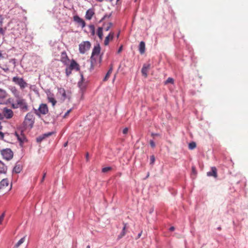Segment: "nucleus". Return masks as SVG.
I'll return each mask as SVG.
<instances>
[{
  "instance_id": "1",
  "label": "nucleus",
  "mask_w": 248,
  "mask_h": 248,
  "mask_svg": "<svg viewBox=\"0 0 248 248\" xmlns=\"http://www.w3.org/2000/svg\"><path fill=\"white\" fill-rule=\"evenodd\" d=\"M12 108L14 109L19 108L24 112L27 111L29 109L26 100L21 96L16 98V102L12 104Z\"/></svg>"
},
{
  "instance_id": "2",
  "label": "nucleus",
  "mask_w": 248,
  "mask_h": 248,
  "mask_svg": "<svg viewBox=\"0 0 248 248\" xmlns=\"http://www.w3.org/2000/svg\"><path fill=\"white\" fill-rule=\"evenodd\" d=\"M11 186H9V181L7 179H3L0 182V193L2 194L10 190Z\"/></svg>"
},
{
  "instance_id": "3",
  "label": "nucleus",
  "mask_w": 248,
  "mask_h": 248,
  "mask_svg": "<svg viewBox=\"0 0 248 248\" xmlns=\"http://www.w3.org/2000/svg\"><path fill=\"white\" fill-rule=\"evenodd\" d=\"M12 81L20 87V89L23 90L28 86V83L23 78L18 77H14L12 78Z\"/></svg>"
},
{
  "instance_id": "4",
  "label": "nucleus",
  "mask_w": 248,
  "mask_h": 248,
  "mask_svg": "<svg viewBox=\"0 0 248 248\" xmlns=\"http://www.w3.org/2000/svg\"><path fill=\"white\" fill-rule=\"evenodd\" d=\"M48 112L47 106L46 104H41L38 109H35V113L37 115L40 116L41 114L46 115Z\"/></svg>"
},
{
  "instance_id": "5",
  "label": "nucleus",
  "mask_w": 248,
  "mask_h": 248,
  "mask_svg": "<svg viewBox=\"0 0 248 248\" xmlns=\"http://www.w3.org/2000/svg\"><path fill=\"white\" fill-rule=\"evenodd\" d=\"M91 44L89 41H83L79 45V51L81 54H84L87 50H89Z\"/></svg>"
},
{
  "instance_id": "6",
  "label": "nucleus",
  "mask_w": 248,
  "mask_h": 248,
  "mask_svg": "<svg viewBox=\"0 0 248 248\" xmlns=\"http://www.w3.org/2000/svg\"><path fill=\"white\" fill-rule=\"evenodd\" d=\"M58 96L60 97L61 99L63 101L66 99H69L70 98V93L68 92L66 93L65 90L63 88H58V92L57 93Z\"/></svg>"
},
{
  "instance_id": "7",
  "label": "nucleus",
  "mask_w": 248,
  "mask_h": 248,
  "mask_svg": "<svg viewBox=\"0 0 248 248\" xmlns=\"http://www.w3.org/2000/svg\"><path fill=\"white\" fill-rule=\"evenodd\" d=\"M100 50L101 48L99 45H97L94 46L91 57V62L92 63H93V61H95L96 58L99 57V54L100 53Z\"/></svg>"
},
{
  "instance_id": "8",
  "label": "nucleus",
  "mask_w": 248,
  "mask_h": 248,
  "mask_svg": "<svg viewBox=\"0 0 248 248\" xmlns=\"http://www.w3.org/2000/svg\"><path fill=\"white\" fill-rule=\"evenodd\" d=\"M1 154L3 158L7 160H9L13 157V153L10 149H6L1 151Z\"/></svg>"
},
{
  "instance_id": "9",
  "label": "nucleus",
  "mask_w": 248,
  "mask_h": 248,
  "mask_svg": "<svg viewBox=\"0 0 248 248\" xmlns=\"http://www.w3.org/2000/svg\"><path fill=\"white\" fill-rule=\"evenodd\" d=\"M24 123L26 125L32 126L34 123V118L33 115L31 113L29 112L27 114L25 118Z\"/></svg>"
},
{
  "instance_id": "10",
  "label": "nucleus",
  "mask_w": 248,
  "mask_h": 248,
  "mask_svg": "<svg viewBox=\"0 0 248 248\" xmlns=\"http://www.w3.org/2000/svg\"><path fill=\"white\" fill-rule=\"evenodd\" d=\"M3 114L5 118L8 119L12 118L14 115V112L12 110L6 108H3Z\"/></svg>"
},
{
  "instance_id": "11",
  "label": "nucleus",
  "mask_w": 248,
  "mask_h": 248,
  "mask_svg": "<svg viewBox=\"0 0 248 248\" xmlns=\"http://www.w3.org/2000/svg\"><path fill=\"white\" fill-rule=\"evenodd\" d=\"M15 135L16 137L18 140L20 142V145L27 141L25 135L22 133V132H20L19 134L17 132H16Z\"/></svg>"
},
{
  "instance_id": "12",
  "label": "nucleus",
  "mask_w": 248,
  "mask_h": 248,
  "mask_svg": "<svg viewBox=\"0 0 248 248\" xmlns=\"http://www.w3.org/2000/svg\"><path fill=\"white\" fill-rule=\"evenodd\" d=\"M68 67L72 70H76L77 71H78L80 69L79 65L73 59L71 61L70 64Z\"/></svg>"
},
{
  "instance_id": "13",
  "label": "nucleus",
  "mask_w": 248,
  "mask_h": 248,
  "mask_svg": "<svg viewBox=\"0 0 248 248\" xmlns=\"http://www.w3.org/2000/svg\"><path fill=\"white\" fill-rule=\"evenodd\" d=\"M73 18L74 20L79 25H80L82 28H84L85 27L86 23L85 21L78 16H74Z\"/></svg>"
},
{
  "instance_id": "14",
  "label": "nucleus",
  "mask_w": 248,
  "mask_h": 248,
  "mask_svg": "<svg viewBox=\"0 0 248 248\" xmlns=\"http://www.w3.org/2000/svg\"><path fill=\"white\" fill-rule=\"evenodd\" d=\"M7 97L6 92L2 89H0V104H3L5 99Z\"/></svg>"
},
{
  "instance_id": "15",
  "label": "nucleus",
  "mask_w": 248,
  "mask_h": 248,
  "mask_svg": "<svg viewBox=\"0 0 248 248\" xmlns=\"http://www.w3.org/2000/svg\"><path fill=\"white\" fill-rule=\"evenodd\" d=\"M69 60L65 51L62 52L61 53V61L64 64H67Z\"/></svg>"
},
{
  "instance_id": "16",
  "label": "nucleus",
  "mask_w": 248,
  "mask_h": 248,
  "mask_svg": "<svg viewBox=\"0 0 248 248\" xmlns=\"http://www.w3.org/2000/svg\"><path fill=\"white\" fill-rule=\"evenodd\" d=\"M150 68V64H144L142 69L141 73L142 75L145 77L147 78L148 75V72Z\"/></svg>"
},
{
  "instance_id": "17",
  "label": "nucleus",
  "mask_w": 248,
  "mask_h": 248,
  "mask_svg": "<svg viewBox=\"0 0 248 248\" xmlns=\"http://www.w3.org/2000/svg\"><path fill=\"white\" fill-rule=\"evenodd\" d=\"M10 90L16 98L20 96V92L16 87H12L10 89Z\"/></svg>"
},
{
  "instance_id": "18",
  "label": "nucleus",
  "mask_w": 248,
  "mask_h": 248,
  "mask_svg": "<svg viewBox=\"0 0 248 248\" xmlns=\"http://www.w3.org/2000/svg\"><path fill=\"white\" fill-rule=\"evenodd\" d=\"M207 175L209 176H214L216 178L217 177V170L216 167H212L211 170L207 172Z\"/></svg>"
},
{
  "instance_id": "19",
  "label": "nucleus",
  "mask_w": 248,
  "mask_h": 248,
  "mask_svg": "<svg viewBox=\"0 0 248 248\" xmlns=\"http://www.w3.org/2000/svg\"><path fill=\"white\" fill-rule=\"evenodd\" d=\"M114 36V33L113 32H110L109 34L106 37L105 41H104V45L105 46H107L109 44V42L110 40H112Z\"/></svg>"
},
{
  "instance_id": "20",
  "label": "nucleus",
  "mask_w": 248,
  "mask_h": 248,
  "mask_svg": "<svg viewBox=\"0 0 248 248\" xmlns=\"http://www.w3.org/2000/svg\"><path fill=\"white\" fill-rule=\"evenodd\" d=\"M94 14V13L93 10L89 9L86 13L85 18L88 20H90L92 19Z\"/></svg>"
},
{
  "instance_id": "21",
  "label": "nucleus",
  "mask_w": 248,
  "mask_h": 248,
  "mask_svg": "<svg viewBox=\"0 0 248 248\" xmlns=\"http://www.w3.org/2000/svg\"><path fill=\"white\" fill-rule=\"evenodd\" d=\"M139 51L140 54H142L145 51V44L143 41L140 42L139 45Z\"/></svg>"
},
{
  "instance_id": "22",
  "label": "nucleus",
  "mask_w": 248,
  "mask_h": 248,
  "mask_svg": "<svg viewBox=\"0 0 248 248\" xmlns=\"http://www.w3.org/2000/svg\"><path fill=\"white\" fill-rule=\"evenodd\" d=\"M7 171V167L0 160V173H5Z\"/></svg>"
},
{
  "instance_id": "23",
  "label": "nucleus",
  "mask_w": 248,
  "mask_h": 248,
  "mask_svg": "<svg viewBox=\"0 0 248 248\" xmlns=\"http://www.w3.org/2000/svg\"><path fill=\"white\" fill-rule=\"evenodd\" d=\"M124 226L123 228L122 231L121 232V233L118 236V239H119L122 238L126 234L125 230H126V224L124 223Z\"/></svg>"
},
{
  "instance_id": "24",
  "label": "nucleus",
  "mask_w": 248,
  "mask_h": 248,
  "mask_svg": "<svg viewBox=\"0 0 248 248\" xmlns=\"http://www.w3.org/2000/svg\"><path fill=\"white\" fill-rule=\"evenodd\" d=\"M25 240V237H23V238H21L17 242V243L15 245L14 248H18L22 244H23Z\"/></svg>"
},
{
  "instance_id": "25",
  "label": "nucleus",
  "mask_w": 248,
  "mask_h": 248,
  "mask_svg": "<svg viewBox=\"0 0 248 248\" xmlns=\"http://www.w3.org/2000/svg\"><path fill=\"white\" fill-rule=\"evenodd\" d=\"M97 35L98 36L99 38L100 39H102L103 38V28L102 27H99L97 30Z\"/></svg>"
},
{
  "instance_id": "26",
  "label": "nucleus",
  "mask_w": 248,
  "mask_h": 248,
  "mask_svg": "<svg viewBox=\"0 0 248 248\" xmlns=\"http://www.w3.org/2000/svg\"><path fill=\"white\" fill-rule=\"evenodd\" d=\"M47 99L48 102L51 103L53 107L56 105L57 101L53 97L49 96L47 97Z\"/></svg>"
},
{
  "instance_id": "27",
  "label": "nucleus",
  "mask_w": 248,
  "mask_h": 248,
  "mask_svg": "<svg viewBox=\"0 0 248 248\" xmlns=\"http://www.w3.org/2000/svg\"><path fill=\"white\" fill-rule=\"evenodd\" d=\"M16 173H19L21 170V168L19 164H16L13 170Z\"/></svg>"
},
{
  "instance_id": "28",
  "label": "nucleus",
  "mask_w": 248,
  "mask_h": 248,
  "mask_svg": "<svg viewBox=\"0 0 248 248\" xmlns=\"http://www.w3.org/2000/svg\"><path fill=\"white\" fill-rule=\"evenodd\" d=\"M112 23L109 22L107 24H104L103 25V28L105 31H108L112 26Z\"/></svg>"
},
{
  "instance_id": "29",
  "label": "nucleus",
  "mask_w": 248,
  "mask_h": 248,
  "mask_svg": "<svg viewBox=\"0 0 248 248\" xmlns=\"http://www.w3.org/2000/svg\"><path fill=\"white\" fill-rule=\"evenodd\" d=\"M196 147V143L195 142H191L188 144V148L189 150H193Z\"/></svg>"
},
{
  "instance_id": "30",
  "label": "nucleus",
  "mask_w": 248,
  "mask_h": 248,
  "mask_svg": "<svg viewBox=\"0 0 248 248\" xmlns=\"http://www.w3.org/2000/svg\"><path fill=\"white\" fill-rule=\"evenodd\" d=\"M174 79L171 78H169L165 82V84H167L169 83L173 84Z\"/></svg>"
},
{
  "instance_id": "31",
  "label": "nucleus",
  "mask_w": 248,
  "mask_h": 248,
  "mask_svg": "<svg viewBox=\"0 0 248 248\" xmlns=\"http://www.w3.org/2000/svg\"><path fill=\"white\" fill-rule=\"evenodd\" d=\"M72 71V70L68 66L66 67L65 69V73L67 77H68L71 74Z\"/></svg>"
},
{
  "instance_id": "32",
  "label": "nucleus",
  "mask_w": 248,
  "mask_h": 248,
  "mask_svg": "<svg viewBox=\"0 0 248 248\" xmlns=\"http://www.w3.org/2000/svg\"><path fill=\"white\" fill-rule=\"evenodd\" d=\"M81 81L78 82V84L79 87L80 88L82 89V88H83L84 87V86H82V82H83V76L82 74L81 75Z\"/></svg>"
},
{
  "instance_id": "33",
  "label": "nucleus",
  "mask_w": 248,
  "mask_h": 248,
  "mask_svg": "<svg viewBox=\"0 0 248 248\" xmlns=\"http://www.w3.org/2000/svg\"><path fill=\"white\" fill-rule=\"evenodd\" d=\"M111 169V168L110 167H105L102 169V171L105 173L110 170Z\"/></svg>"
},
{
  "instance_id": "34",
  "label": "nucleus",
  "mask_w": 248,
  "mask_h": 248,
  "mask_svg": "<svg viewBox=\"0 0 248 248\" xmlns=\"http://www.w3.org/2000/svg\"><path fill=\"white\" fill-rule=\"evenodd\" d=\"M155 161V157L154 155L150 156V164L153 165Z\"/></svg>"
},
{
  "instance_id": "35",
  "label": "nucleus",
  "mask_w": 248,
  "mask_h": 248,
  "mask_svg": "<svg viewBox=\"0 0 248 248\" xmlns=\"http://www.w3.org/2000/svg\"><path fill=\"white\" fill-rule=\"evenodd\" d=\"M53 133V132H48L47 133H46V134H44L43 138L41 139V140L46 137H48L52 135Z\"/></svg>"
},
{
  "instance_id": "36",
  "label": "nucleus",
  "mask_w": 248,
  "mask_h": 248,
  "mask_svg": "<svg viewBox=\"0 0 248 248\" xmlns=\"http://www.w3.org/2000/svg\"><path fill=\"white\" fill-rule=\"evenodd\" d=\"M2 129V126L1 125V123L0 122V130ZM0 138L1 140H3L4 138V134L2 132L0 131Z\"/></svg>"
},
{
  "instance_id": "37",
  "label": "nucleus",
  "mask_w": 248,
  "mask_h": 248,
  "mask_svg": "<svg viewBox=\"0 0 248 248\" xmlns=\"http://www.w3.org/2000/svg\"><path fill=\"white\" fill-rule=\"evenodd\" d=\"M71 109H69L67 111V112L65 113L64 115L63 116L64 118H66L67 116L69 115V113L71 112Z\"/></svg>"
},
{
  "instance_id": "38",
  "label": "nucleus",
  "mask_w": 248,
  "mask_h": 248,
  "mask_svg": "<svg viewBox=\"0 0 248 248\" xmlns=\"http://www.w3.org/2000/svg\"><path fill=\"white\" fill-rule=\"evenodd\" d=\"M110 15H106L105 16H103V17L101 19V20H100V22L102 21L103 20H104V19H105L106 18H109L110 16Z\"/></svg>"
},
{
  "instance_id": "39",
  "label": "nucleus",
  "mask_w": 248,
  "mask_h": 248,
  "mask_svg": "<svg viewBox=\"0 0 248 248\" xmlns=\"http://www.w3.org/2000/svg\"><path fill=\"white\" fill-rule=\"evenodd\" d=\"M150 144L151 146L153 148H154L155 147V143L153 140H150Z\"/></svg>"
},
{
  "instance_id": "40",
  "label": "nucleus",
  "mask_w": 248,
  "mask_h": 248,
  "mask_svg": "<svg viewBox=\"0 0 248 248\" xmlns=\"http://www.w3.org/2000/svg\"><path fill=\"white\" fill-rule=\"evenodd\" d=\"M4 214L3 213L0 216V224H1V223L2 222V221H3V219H4Z\"/></svg>"
},
{
  "instance_id": "41",
  "label": "nucleus",
  "mask_w": 248,
  "mask_h": 248,
  "mask_svg": "<svg viewBox=\"0 0 248 248\" xmlns=\"http://www.w3.org/2000/svg\"><path fill=\"white\" fill-rule=\"evenodd\" d=\"M109 76H110V75H109L108 74H107L106 76L105 77L104 79H103V81H106L108 80V79L109 78Z\"/></svg>"
},
{
  "instance_id": "42",
  "label": "nucleus",
  "mask_w": 248,
  "mask_h": 248,
  "mask_svg": "<svg viewBox=\"0 0 248 248\" xmlns=\"http://www.w3.org/2000/svg\"><path fill=\"white\" fill-rule=\"evenodd\" d=\"M112 66H111L107 74H108L109 75H110L112 73Z\"/></svg>"
},
{
  "instance_id": "43",
  "label": "nucleus",
  "mask_w": 248,
  "mask_h": 248,
  "mask_svg": "<svg viewBox=\"0 0 248 248\" xmlns=\"http://www.w3.org/2000/svg\"><path fill=\"white\" fill-rule=\"evenodd\" d=\"M112 66H111L107 74H108L109 75H110L112 73Z\"/></svg>"
},
{
  "instance_id": "44",
  "label": "nucleus",
  "mask_w": 248,
  "mask_h": 248,
  "mask_svg": "<svg viewBox=\"0 0 248 248\" xmlns=\"http://www.w3.org/2000/svg\"><path fill=\"white\" fill-rule=\"evenodd\" d=\"M128 129L127 127L124 128L123 131V133L124 134H126L128 133Z\"/></svg>"
},
{
  "instance_id": "45",
  "label": "nucleus",
  "mask_w": 248,
  "mask_h": 248,
  "mask_svg": "<svg viewBox=\"0 0 248 248\" xmlns=\"http://www.w3.org/2000/svg\"><path fill=\"white\" fill-rule=\"evenodd\" d=\"M123 50V46L122 45L117 51V53H120Z\"/></svg>"
},
{
  "instance_id": "46",
  "label": "nucleus",
  "mask_w": 248,
  "mask_h": 248,
  "mask_svg": "<svg viewBox=\"0 0 248 248\" xmlns=\"http://www.w3.org/2000/svg\"><path fill=\"white\" fill-rule=\"evenodd\" d=\"M46 172H44V173L42 179L41 181V183H42L44 181V179L45 178V177L46 176Z\"/></svg>"
},
{
  "instance_id": "47",
  "label": "nucleus",
  "mask_w": 248,
  "mask_h": 248,
  "mask_svg": "<svg viewBox=\"0 0 248 248\" xmlns=\"http://www.w3.org/2000/svg\"><path fill=\"white\" fill-rule=\"evenodd\" d=\"M4 31L2 28H0V34H4Z\"/></svg>"
},
{
  "instance_id": "48",
  "label": "nucleus",
  "mask_w": 248,
  "mask_h": 248,
  "mask_svg": "<svg viewBox=\"0 0 248 248\" xmlns=\"http://www.w3.org/2000/svg\"><path fill=\"white\" fill-rule=\"evenodd\" d=\"M3 17L1 16L0 15V25H1L2 23Z\"/></svg>"
},
{
  "instance_id": "49",
  "label": "nucleus",
  "mask_w": 248,
  "mask_h": 248,
  "mask_svg": "<svg viewBox=\"0 0 248 248\" xmlns=\"http://www.w3.org/2000/svg\"><path fill=\"white\" fill-rule=\"evenodd\" d=\"M142 232L141 231L140 233L138 234L137 239L140 238Z\"/></svg>"
},
{
  "instance_id": "50",
  "label": "nucleus",
  "mask_w": 248,
  "mask_h": 248,
  "mask_svg": "<svg viewBox=\"0 0 248 248\" xmlns=\"http://www.w3.org/2000/svg\"><path fill=\"white\" fill-rule=\"evenodd\" d=\"M93 29V34L94 33V26L93 25L91 26L90 27Z\"/></svg>"
},
{
  "instance_id": "51",
  "label": "nucleus",
  "mask_w": 248,
  "mask_h": 248,
  "mask_svg": "<svg viewBox=\"0 0 248 248\" xmlns=\"http://www.w3.org/2000/svg\"><path fill=\"white\" fill-rule=\"evenodd\" d=\"M175 228L174 227L172 226L170 228V231H173L174 230Z\"/></svg>"
},
{
  "instance_id": "52",
  "label": "nucleus",
  "mask_w": 248,
  "mask_h": 248,
  "mask_svg": "<svg viewBox=\"0 0 248 248\" xmlns=\"http://www.w3.org/2000/svg\"><path fill=\"white\" fill-rule=\"evenodd\" d=\"M192 171H193V172H195V168H194V167H192Z\"/></svg>"
},
{
  "instance_id": "53",
  "label": "nucleus",
  "mask_w": 248,
  "mask_h": 248,
  "mask_svg": "<svg viewBox=\"0 0 248 248\" xmlns=\"http://www.w3.org/2000/svg\"><path fill=\"white\" fill-rule=\"evenodd\" d=\"M88 156H89V154L87 153L86 154V158H87V160H88Z\"/></svg>"
},
{
  "instance_id": "54",
  "label": "nucleus",
  "mask_w": 248,
  "mask_h": 248,
  "mask_svg": "<svg viewBox=\"0 0 248 248\" xmlns=\"http://www.w3.org/2000/svg\"><path fill=\"white\" fill-rule=\"evenodd\" d=\"M67 143H68L67 142L65 143L64 144V146L66 147L67 145Z\"/></svg>"
},
{
  "instance_id": "55",
  "label": "nucleus",
  "mask_w": 248,
  "mask_h": 248,
  "mask_svg": "<svg viewBox=\"0 0 248 248\" xmlns=\"http://www.w3.org/2000/svg\"><path fill=\"white\" fill-rule=\"evenodd\" d=\"M2 55L1 54V52H0V58H2Z\"/></svg>"
},
{
  "instance_id": "56",
  "label": "nucleus",
  "mask_w": 248,
  "mask_h": 248,
  "mask_svg": "<svg viewBox=\"0 0 248 248\" xmlns=\"http://www.w3.org/2000/svg\"><path fill=\"white\" fill-rule=\"evenodd\" d=\"M217 229L220 231V230H221V228L220 227H219L217 228Z\"/></svg>"
},
{
  "instance_id": "57",
  "label": "nucleus",
  "mask_w": 248,
  "mask_h": 248,
  "mask_svg": "<svg viewBox=\"0 0 248 248\" xmlns=\"http://www.w3.org/2000/svg\"><path fill=\"white\" fill-rule=\"evenodd\" d=\"M149 176V172L148 173V174H147V178Z\"/></svg>"
},
{
  "instance_id": "58",
  "label": "nucleus",
  "mask_w": 248,
  "mask_h": 248,
  "mask_svg": "<svg viewBox=\"0 0 248 248\" xmlns=\"http://www.w3.org/2000/svg\"><path fill=\"white\" fill-rule=\"evenodd\" d=\"M87 248H90V246H88L87 247Z\"/></svg>"
},
{
  "instance_id": "59",
  "label": "nucleus",
  "mask_w": 248,
  "mask_h": 248,
  "mask_svg": "<svg viewBox=\"0 0 248 248\" xmlns=\"http://www.w3.org/2000/svg\"><path fill=\"white\" fill-rule=\"evenodd\" d=\"M1 115L0 114V119L1 118Z\"/></svg>"
},
{
  "instance_id": "60",
  "label": "nucleus",
  "mask_w": 248,
  "mask_h": 248,
  "mask_svg": "<svg viewBox=\"0 0 248 248\" xmlns=\"http://www.w3.org/2000/svg\"><path fill=\"white\" fill-rule=\"evenodd\" d=\"M113 0H110V1H112Z\"/></svg>"
},
{
  "instance_id": "61",
  "label": "nucleus",
  "mask_w": 248,
  "mask_h": 248,
  "mask_svg": "<svg viewBox=\"0 0 248 248\" xmlns=\"http://www.w3.org/2000/svg\"><path fill=\"white\" fill-rule=\"evenodd\" d=\"M117 1H118L119 0H117Z\"/></svg>"
}]
</instances>
